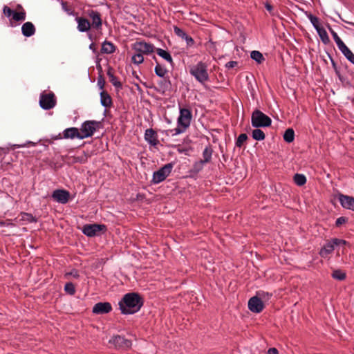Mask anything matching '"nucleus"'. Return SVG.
Wrapping results in <instances>:
<instances>
[{
    "mask_svg": "<svg viewBox=\"0 0 354 354\" xmlns=\"http://www.w3.org/2000/svg\"><path fill=\"white\" fill-rule=\"evenodd\" d=\"M143 305V299L138 293L130 292L124 295L119 302L122 314H133L138 312Z\"/></svg>",
    "mask_w": 354,
    "mask_h": 354,
    "instance_id": "f257e3e1",
    "label": "nucleus"
},
{
    "mask_svg": "<svg viewBox=\"0 0 354 354\" xmlns=\"http://www.w3.org/2000/svg\"><path fill=\"white\" fill-rule=\"evenodd\" d=\"M251 123L255 128L268 127L272 124V120L260 110L255 109L252 113Z\"/></svg>",
    "mask_w": 354,
    "mask_h": 354,
    "instance_id": "f03ea898",
    "label": "nucleus"
},
{
    "mask_svg": "<svg viewBox=\"0 0 354 354\" xmlns=\"http://www.w3.org/2000/svg\"><path fill=\"white\" fill-rule=\"evenodd\" d=\"M102 126L101 122L88 120L84 122L80 128V139H84L93 136V133Z\"/></svg>",
    "mask_w": 354,
    "mask_h": 354,
    "instance_id": "7ed1b4c3",
    "label": "nucleus"
},
{
    "mask_svg": "<svg viewBox=\"0 0 354 354\" xmlns=\"http://www.w3.org/2000/svg\"><path fill=\"white\" fill-rule=\"evenodd\" d=\"M190 73L201 83H203L208 80L207 66L201 62H198L196 66H193L190 69Z\"/></svg>",
    "mask_w": 354,
    "mask_h": 354,
    "instance_id": "20e7f679",
    "label": "nucleus"
},
{
    "mask_svg": "<svg viewBox=\"0 0 354 354\" xmlns=\"http://www.w3.org/2000/svg\"><path fill=\"white\" fill-rule=\"evenodd\" d=\"M346 241L343 239H339L337 238L333 239L328 241L320 250L319 254L323 257L326 258L328 254H331L335 249V246L340 245H345Z\"/></svg>",
    "mask_w": 354,
    "mask_h": 354,
    "instance_id": "39448f33",
    "label": "nucleus"
},
{
    "mask_svg": "<svg viewBox=\"0 0 354 354\" xmlns=\"http://www.w3.org/2000/svg\"><path fill=\"white\" fill-rule=\"evenodd\" d=\"M40 106L45 110L53 109L56 105V99L53 92L42 93L39 99Z\"/></svg>",
    "mask_w": 354,
    "mask_h": 354,
    "instance_id": "423d86ee",
    "label": "nucleus"
},
{
    "mask_svg": "<svg viewBox=\"0 0 354 354\" xmlns=\"http://www.w3.org/2000/svg\"><path fill=\"white\" fill-rule=\"evenodd\" d=\"M172 169L171 164L165 165L157 171L153 173V182L154 183H159L163 181L171 173Z\"/></svg>",
    "mask_w": 354,
    "mask_h": 354,
    "instance_id": "0eeeda50",
    "label": "nucleus"
},
{
    "mask_svg": "<svg viewBox=\"0 0 354 354\" xmlns=\"http://www.w3.org/2000/svg\"><path fill=\"white\" fill-rule=\"evenodd\" d=\"M192 115L191 111L188 109L183 108L180 109V116L178 118V124L179 126L187 129L191 122Z\"/></svg>",
    "mask_w": 354,
    "mask_h": 354,
    "instance_id": "6e6552de",
    "label": "nucleus"
},
{
    "mask_svg": "<svg viewBox=\"0 0 354 354\" xmlns=\"http://www.w3.org/2000/svg\"><path fill=\"white\" fill-rule=\"evenodd\" d=\"M117 348L127 349L131 346V341L121 335H115L109 340Z\"/></svg>",
    "mask_w": 354,
    "mask_h": 354,
    "instance_id": "1a4fd4ad",
    "label": "nucleus"
},
{
    "mask_svg": "<svg viewBox=\"0 0 354 354\" xmlns=\"http://www.w3.org/2000/svg\"><path fill=\"white\" fill-rule=\"evenodd\" d=\"M105 230L106 226L104 225L90 224L85 225L83 227L82 232L85 235L91 237L97 235V232Z\"/></svg>",
    "mask_w": 354,
    "mask_h": 354,
    "instance_id": "9d476101",
    "label": "nucleus"
},
{
    "mask_svg": "<svg viewBox=\"0 0 354 354\" xmlns=\"http://www.w3.org/2000/svg\"><path fill=\"white\" fill-rule=\"evenodd\" d=\"M248 308L252 313H259L263 310L264 304L259 297L254 296L249 299Z\"/></svg>",
    "mask_w": 354,
    "mask_h": 354,
    "instance_id": "9b49d317",
    "label": "nucleus"
},
{
    "mask_svg": "<svg viewBox=\"0 0 354 354\" xmlns=\"http://www.w3.org/2000/svg\"><path fill=\"white\" fill-rule=\"evenodd\" d=\"M86 14L92 20L91 26L96 30L100 29L102 24L100 13L93 10H88Z\"/></svg>",
    "mask_w": 354,
    "mask_h": 354,
    "instance_id": "f8f14e48",
    "label": "nucleus"
},
{
    "mask_svg": "<svg viewBox=\"0 0 354 354\" xmlns=\"http://www.w3.org/2000/svg\"><path fill=\"white\" fill-rule=\"evenodd\" d=\"M52 198L59 203L65 204L69 200L70 194L64 189H56L53 192Z\"/></svg>",
    "mask_w": 354,
    "mask_h": 354,
    "instance_id": "ddd939ff",
    "label": "nucleus"
},
{
    "mask_svg": "<svg viewBox=\"0 0 354 354\" xmlns=\"http://www.w3.org/2000/svg\"><path fill=\"white\" fill-rule=\"evenodd\" d=\"M338 199L344 208L354 211V197L339 193Z\"/></svg>",
    "mask_w": 354,
    "mask_h": 354,
    "instance_id": "4468645a",
    "label": "nucleus"
},
{
    "mask_svg": "<svg viewBox=\"0 0 354 354\" xmlns=\"http://www.w3.org/2000/svg\"><path fill=\"white\" fill-rule=\"evenodd\" d=\"M112 307L109 302L97 303L93 308V313L97 315L106 314L111 312Z\"/></svg>",
    "mask_w": 354,
    "mask_h": 354,
    "instance_id": "2eb2a0df",
    "label": "nucleus"
},
{
    "mask_svg": "<svg viewBox=\"0 0 354 354\" xmlns=\"http://www.w3.org/2000/svg\"><path fill=\"white\" fill-rule=\"evenodd\" d=\"M134 49L138 53L149 54L153 51L154 46L144 41H138L134 44Z\"/></svg>",
    "mask_w": 354,
    "mask_h": 354,
    "instance_id": "dca6fc26",
    "label": "nucleus"
},
{
    "mask_svg": "<svg viewBox=\"0 0 354 354\" xmlns=\"http://www.w3.org/2000/svg\"><path fill=\"white\" fill-rule=\"evenodd\" d=\"M145 139L152 146H156L159 143L157 133L153 129L145 131Z\"/></svg>",
    "mask_w": 354,
    "mask_h": 354,
    "instance_id": "f3484780",
    "label": "nucleus"
},
{
    "mask_svg": "<svg viewBox=\"0 0 354 354\" xmlns=\"http://www.w3.org/2000/svg\"><path fill=\"white\" fill-rule=\"evenodd\" d=\"M77 29L80 32H86L90 30L91 25L89 21L84 17H76Z\"/></svg>",
    "mask_w": 354,
    "mask_h": 354,
    "instance_id": "a211bd4d",
    "label": "nucleus"
},
{
    "mask_svg": "<svg viewBox=\"0 0 354 354\" xmlns=\"http://www.w3.org/2000/svg\"><path fill=\"white\" fill-rule=\"evenodd\" d=\"M21 32L25 37H29L35 34V27L32 23L26 22L22 25Z\"/></svg>",
    "mask_w": 354,
    "mask_h": 354,
    "instance_id": "6ab92c4d",
    "label": "nucleus"
},
{
    "mask_svg": "<svg viewBox=\"0 0 354 354\" xmlns=\"http://www.w3.org/2000/svg\"><path fill=\"white\" fill-rule=\"evenodd\" d=\"M80 136H81L80 131L78 130V129L75 127L66 129L64 131V138L66 139H73L75 138H80Z\"/></svg>",
    "mask_w": 354,
    "mask_h": 354,
    "instance_id": "aec40b11",
    "label": "nucleus"
},
{
    "mask_svg": "<svg viewBox=\"0 0 354 354\" xmlns=\"http://www.w3.org/2000/svg\"><path fill=\"white\" fill-rule=\"evenodd\" d=\"M107 75L109 78V81L116 88L121 89L122 88V83L120 81H118L117 80V77L114 75L113 69L112 68H109L107 71Z\"/></svg>",
    "mask_w": 354,
    "mask_h": 354,
    "instance_id": "412c9836",
    "label": "nucleus"
},
{
    "mask_svg": "<svg viewBox=\"0 0 354 354\" xmlns=\"http://www.w3.org/2000/svg\"><path fill=\"white\" fill-rule=\"evenodd\" d=\"M100 102L102 105L106 108L112 105V100L110 95L104 91L100 93Z\"/></svg>",
    "mask_w": 354,
    "mask_h": 354,
    "instance_id": "4be33fe9",
    "label": "nucleus"
},
{
    "mask_svg": "<svg viewBox=\"0 0 354 354\" xmlns=\"http://www.w3.org/2000/svg\"><path fill=\"white\" fill-rule=\"evenodd\" d=\"M115 50V46L109 41H105L102 45L101 48L102 53L111 54L114 53Z\"/></svg>",
    "mask_w": 354,
    "mask_h": 354,
    "instance_id": "5701e85b",
    "label": "nucleus"
},
{
    "mask_svg": "<svg viewBox=\"0 0 354 354\" xmlns=\"http://www.w3.org/2000/svg\"><path fill=\"white\" fill-rule=\"evenodd\" d=\"M158 91L164 93L166 91H167L169 88L171 83L169 80L163 79L158 83Z\"/></svg>",
    "mask_w": 354,
    "mask_h": 354,
    "instance_id": "b1692460",
    "label": "nucleus"
},
{
    "mask_svg": "<svg viewBox=\"0 0 354 354\" xmlns=\"http://www.w3.org/2000/svg\"><path fill=\"white\" fill-rule=\"evenodd\" d=\"M213 150L210 146L206 147L203 153V159L201 160L205 163L209 162L212 158Z\"/></svg>",
    "mask_w": 354,
    "mask_h": 354,
    "instance_id": "393cba45",
    "label": "nucleus"
},
{
    "mask_svg": "<svg viewBox=\"0 0 354 354\" xmlns=\"http://www.w3.org/2000/svg\"><path fill=\"white\" fill-rule=\"evenodd\" d=\"M317 31L322 41L324 44H328L330 42V39L326 30L324 28L321 27L320 28L317 29Z\"/></svg>",
    "mask_w": 354,
    "mask_h": 354,
    "instance_id": "a878e982",
    "label": "nucleus"
},
{
    "mask_svg": "<svg viewBox=\"0 0 354 354\" xmlns=\"http://www.w3.org/2000/svg\"><path fill=\"white\" fill-rule=\"evenodd\" d=\"M156 53L159 56H160L161 57H162L163 59H165V60L169 62L170 64L173 63L172 57H171V55L167 51H166L163 49H161V48H158L156 50Z\"/></svg>",
    "mask_w": 354,
    "mask_h": 354,
    "instance_id": "bb28decb",
    "label": "nucleus"
},
{
    "mask_svg": "<svg viewBox=\"0 0 354 354\" xmlns=\"http://www.w3.org/2000/svg\"><path fill=\"white\" fill-rule=\"evenodd\" d=\"M294 138H295L294 130L291 128L286 129L283 134L284 140L288 143H290L294 140Z\"/></svg>",
    "mask_w": 354,
    "mask_h": 354,
    "instance_id": "cd10ccee",
    "label": "nucleus"
},
{
    "mask_svg": "<svg viewBox=\"0 0 354 354\" xmlns=\"http://www.w3.org/2000/svg\"><path fill=\"white\" fill-rule=\"evenodd\" d=\"M250 57L252 59L255 60L258 64H261L265 60L262 53L258 50L252 51L250 53Z\"/></svg>",
    "mask_w": 354,
    "mask_h": 354,
    "instance_id": "c85d7f7f",
    "label": "nucleus"
},
{
    "mask_svg": "<svg viewBox=\"0 0 354 354\" xmlns=\"http://www.w3.org/2000/svg\"><path fill=\"white\" fill-rule=\"evenodd\" d=\"M252 136L256 140H263L266 137L264 132L258 128L252 131Z\"/></svg>",
    "mask_w": 354,
    "mask_h": 354,
    "instance_id": "c756f323",
    "label": "nucleus"
},
{
    "mask_svg": "<svg viewBox=\"0 0 354 354\" xmlns=\"http://www.w3.org/2000/svg\"><path fill=\"white\" fill-rule=\"evenodd\" d=\"M294 181L297 185L302 186L306 183V178L303 174H296L294 176Z\"/></svg>",
    "mask_w": 354,
    "mask_h": 354,
    "instance_id": "7c9ffc66",
    "label": "nucleus"
},
{
    "mask_svg": "<svg viewBox=\"0 0 354 354\" xmlns=\"http://www.w3.org/2000/svg\"><path fill=\"white\" fill-rule=\"evenodd\" d=\"M12 19L16 21H21L26 19V12L24 10L21 12L14 11Z\"/></svg>",
    "mask_w": 354,
    "mask_h": 354,
    "instance_id": "2f4dec72",
    "label": "nucleus"
},
{
    "mask_svg": "<svg viewBox=\"0 0 354 354\" xmlns=\"http://www.w3.org/2000/svg\"><path fill=\"white\" fill-rule=\"evenodd\" d=\"M346 277V273L341 270H335L332 273V277L339 281L344 280Z\"/></svg>",
    "mask_w": 354,
    "mask_h": 354,
    "instance_id": "473e14b6",
    "label": "nucleus"
},
{
    "mask_svg": "<svg viewBox=\"0 0 354 354\" xmlns=\"http://www.w3.org/2000/svg\"><path fill=\"white\" fill-rule=\"evenodd\" d=\"M167 70L164 67L160 66L159 64H158L155 67L156 74L160 77H163L167 73Z\"/></svg>",
    "mask_w": 354,
    "mask_h": 354,
    "instance_id": "72a5a7b5",
    "label": "nucleus"
},
{
    "mask_svg": "<svg viewBox=\"0 0 354 354\" xmlns=\"http://www.w3.org/2000/svg\"><path fill=\"white\" fill-rule=\"evenodd\" d=\"M64 290L70 295H73L75 293V288L73 283H66L64 286Z\"/></svg>",
    "mask_w": 354,
    "mask_h": 354,
    "instance_id": "f704fd0d",
    "label": "nucleus"
},
{
    "mask_svg": "<svg viewBox=\"0 0 354 354\" xmlns=\"http://www.w3.org/2000/svg\"><path fill=\"white\" fill-rule=\"evenodd\" d=\"M248 136L245 133H241L238 137L236 141V146L238 147H241L243 143L247 140Z\"/></svg>",
    "mask_w": 354,
    "mask_h": 354,
    "instance_id": "c9c22d12",
    "label": "nucleus"
},
{
    "mask_svg": "<svg viewBox=\"0 0 354 354\" xmlns=\"http://www.w3.org/2000/svg\"><path fill=\"white\" fill-rule=\"evenodd\" d=\"M308 18L316 30L321 28V26H319V19L317 17L310 14L308 15Z\"/></svg>",
    "mask_w": 354,
    "mask_h": 354,
    "instance_id": "e433bc0d",
    "label": "nucleus"
},
{
    "mask_svg": "<svg viewBox=\"0 0 354 354\" xmlns=\"http://www.w3.org/2000/svg\"><path fill=\"white\" fill-rule=\"evenodd\" d=\"M143 61H144V58H143L142 53H138L132 57V62L134 64H140L142 63Z\"/></svg>",
    "mask_w": 354,
    "mask_h": 354,
    "instance_id": "4c0bfd02",
    "label": "nucleus"
},
{
    "mask_svg": "<svg viewBox=\"0 0 354 354\" xmlns=\"http://www.w3.org/2000/svg\"><path fill=\"white\" fill-rule=\"evenodd\" d=\"M344 55L349 60L352 64H354V54L351 50L348 48L344 53Z\"/></svg>",
    "mask_w": 354,
    "mask_h": 354,
    "instance_id": "58836bf2",
    "label": "nucleus"
},
{
    "mask_svg": "<svg viewBox=\"0 0 354 354\" xmlns=\"http://www.w3.org/2000/svg\"><path fill=\"white\" fill-rule=\"evenodd\" d=\"M186 129H184V127H176L174 129L169 130L168 131L171 133V136H176L179 133H181L185 131Z\"/></svg>",
    "mask_w": 354,
    "mask_h": 354,
    "instance_id": "ea45409f",
    "label": "nucleus"
},
{
    "mask_svg": "<svg viewBox=\"0 0 354 354\" xmlns=\"http://www.w3.org/2000/svg\"><path fill=\"white\" fill-rule=\"evenodd\" d=\"M3 14L8 17H12V15H13V12H14V10H12L10 8H9L8 6H5L3 7Z\"/></svg>",
    "mask_w": 354,
    "mask_h": 354,
    "instance_id": "a19ab883",
    "label": "nucleus"
},
{
    "mask_svg": "<svg viewBox=\"0 0 354 354\" xmlns=\"http://www.w3.org/2000/svg\"><path fill=\"white\" fill-rule=\"evenodd\" d=\"M174 33L180 37H183L185 35V32L182 30L181 28L177 27V26H174Z\"/></svg>",
    "mask_w": 354,
    "mask_h": 354,
    "instance_id": "79ce46f5",
    "label": "nucleus"
},
{
    "mask_svg": "<svg viewBox=\"0 0 354 354\" xmlns=\"http://www.w3.org/2000/svg\"><path fill=\"white\" fill-rule=\"evenodd\" d=\"M204 164H205V162H203L202 160H199L198 162H196L194 163V169L196 171H201L203 169Z\"/></svg>",
    "mask_w": 354,
    "mask_h": 354,
    "instance_id": "37998d69",
    "label": "nucleus"
},
{
    "mask_svg": "<svg viewBox=\"0 0 354 354\" xmlns=\"http://www.w3.org/2000/svg\"><path fill=\"white\" fill-rule=\"evenodd\" d=\"M330 31L337 45L342 41V40L339 37L337 34L333 29L330 28Z\"/></svg>",
    "mask_w": 354,
    "mask_h": 354,
    "instance_id": "c03bdc74",
    "label": "nucleus"
},
{
    "mask_svg": "<svg viewBox=\"0 0 354 354\" xmlns=\"http://www.w3.org/2000/svg\"><path fill=\"white\" fill-rule=\"evenodd\" d=\"M346 222V218L345 217H339L336 220L335 225L337 227L340 226L341 225L345 223Z\"/></svg>",
    "mask_w": 354,
    "mask_h": 354,
    "instance_id": "a18cd8bd",
    "label": "nucleus"
},
{
    "mask_svg": "<svg viewBox=\"0 0 354 354\" xmlns=\"http://www.w3.org/2000/svg\"><path fill=\"white\" fill-rule=\"evenodd\" d=\"M238 65V62L236 61H230L225 64V67L228 69L233 68Z\"/></svg>",
    "mask_w": 354,
    "mask_h": 354,
    "instance_id": "49530a36",
    "label": "nucleus"
},
{
    "mask_svg": "<svg viewBox=\"0 0 354 354\" xmlns=\"http://www.w3.org/2000/svg\"><path fill=\"white\" fill-rule=\"evenodd\" d=\"M338 48L339 50L344 53L348 48L345 45V44L342 41L341 43L337 44Z\"/></svg>",
    "mask_w": 354,
    "mask_h": 354,
    "instance_id": "de8ad7c7",
    "label": "nucleus"
},
{
    "mask_svg": "<svg viewBox=\"0 0 354 354\" xmlns=\"http://www.w3.org/2000/svg\"><path fill=\"white\" fill-rule=\"evenodd\" d=\"M97 84L101 89H103L104 84H105V81H104V78L102 77V76H101V75L98 77Z\"/></svg>",
    "mask_w": 354,
    "mask_h": 354,
    "instance_id": "09e8293b",
    "label": "nucleus"
},
{
    "mask_svg": "<svg viewBox=\"0 0 354 354\" xmlns=\"http://www.w3.org/2000/svg\"><path fill=\"white\" fill-rule=\"evenodd\" d=\"M66 275H71L75 278H78L80 277L79 272L77 270H73L70 272L66 273Z\"/></svg>",
    "mask_w": 354,
    "mask_h": 354,
    "instance_id": "8fccbe9b",
    "label": "nucleus"
},
{
    "mask_svg": "<svg viewBox=\"0 0 354 354\" xmlns=\"http://www.w3.org/2000/svg\"><path fill=\"white\" fill-rule=\"evenodd\" d=\"M185 41H186L187 44L189 46H193L194 44V41L192 39V37H191L190 36H188L186 38Z\"/></svg>",
    "mask_w": 354,
    "mask_h": 354,
    "instance_id": "3c124183",
    "label": "nucleus"
},
{
    "mask_svg": "<svg viewBox=\"0 0 354 354\" xmlns=\"http://www.w3.org/2000/svg\"><path fill=\"white\" fill-rule=\"evenodd\" d=\"M268 354H279L278 350L275 348H270L268 351Z\"/></svg>",
    "mask_w": 354,
    "mask_h": 354,
    "instance_id": "603ef678",
    "label": "nucleus"
},
{
    "mask_svg": "<svg viewBox=\"0 0 354 354\" xmlns=\"http://www.w3.org/2000/svg\"><path fill=\"white\" fill-rule=\"evenodd\" d=\"M331 62H332V65H333L336 73L339 74V71H337L335 62L333 59H331Z\"/></svg>",
    "mask_w": 354,
    "mask_h": 354,
    "instance_id": "864d4df0",
    "label": "nucleus"
},
{
    "mask_svg": "<svg viewBox=\"0 0 354 354\" xmlns=\"http://www.w3.org/2000/svg\"><path fill=\"white\" fill-rule=\"evenodd\" d=\"M62 6H63V8H64L66 11L68 12V8H67V7H66V3H62Z\"/></svg>",
    "mask_w": 354,
    "mask_h": 354,
    "instance_id": "5fc2aeb1",
    "label": "nucleus"
},
{
    "mask_svg": "<svg viewBox=\"0 0 354 354\" xmlns=\"http://www.w3.org/2000/svg\"><path fill=\"white\" fill-rule=\"evenodd\" d=\"M89 48H90L91 49H92L93 51H95V50L94 44H91L90 45Z\"/></svg>",
    "mask_w": 354,
    "mask_h": 354,
    "instance_id": "6e6d98bb",
    "label": "nucleus"
},
{
    "mask_svg": "<svg viewBox=\"0 0 354 354\" xmlns=\"http://www.w3.org/2000/svg\"><path fill=\"white\" fill-rule=\"evenodd\" d=\"M6 153L5 149L3 148L0 147V155H1L2 153Z\"/></svg>",
    "mask_w": 354,
    "mask_h": 354,
    "instance_id": "4d7b16f0",
    "label": "nucleus"
},
{
    "mask_svg": "<svg viewBox=\"0 0 354 354\" xmlns=\"http://www.w3.org/2000/svg\"><path fill=\"white\" fill-rule=\"evenodd\" d=\"M266 8L269 10H270L272 9V6L270 5H267L266 6Z\"/></svg>",
    "mask_w": 354,
    "mask_h": 354,
    "instance_id": "13d9d810",
    "label": "nucleus"
},
{
    "mask_svg": "<svg viewBox=\"0 0 354 354\" xmlns=\"http://www.w3.org/2000/svg\"><path fill=\"white\" fill-rule=\"evenodd\" d=\"M189 35H187L186 33H185V35L182 37V39H184L185 40L186 39V38L188 37Z\"/></svg>",
    "mask_w": 354,
    "mask_h": 354,
    "instance_id": "bf43d9fd",
    "label": "nucleus"
},
{
    "mask_svg": "<svg viewBox=\"0 0 354 354\" xmlns=\"http://www.w3.org/2000/svg\"><path fill=\"white\" fill-rule=\"evenodd\" d=\"M0 224L3 225H5V224H6V223H4V222H1V223H0Z\"/></svg>",
    "mask_w": 354,
    "mask_h": 354,
    "instance_id": "052dcab7",
    "label": "nucleus"
},
{
    "mask_svg": "<svg viewBox=\"0 0 354 354\" xmlns=\"http://www.w3.org/2000/svg\"><path fill=\"white\" fill-rule=\"evenodd\" d=\"M7 225H12V223H8L7 224Z\"/></svg>",
    "mask_w": 354,
    "mask_h": 354,
    "instance_id": "680f3d73",
    "label": "nucleus"
},
{
    "mask_svg": "<svg viewBox=\"0 0 354 354\" xmlns=\"http://www.w3.org/2000/svg\"><path fill=\"white\" fill-rule=\"evenodd\" d=\"M18 147H24L25 145H17Z\"/></svg>",
    "mask_w": 354,
    "mask_h": 354,
    "instance_id": "e2e57ef3",
    "label": "nucleus"
}]
</instances>
